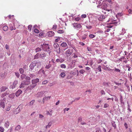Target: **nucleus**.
I'll return each instance as SVG.
<instances>
[{"label":"nucleus","mask_w":132,"mask_h":132,"mask_svg":"<svg viewBox=\"0 0 132 132\" xmlns=\"http://www.w3.org/2000/svg\"><path fill=\"white\" fill-rule=\"evenodd\" d=\"M39 64H38L37 61H35L32 62L30 66L29 70H30L33 72H35L36 71H38L39 69Z\"/></svg>","instance_id":"f257e3e1"},{"label":"nucleus","mask_w":132,"mask_h":132,"mask_svg":"<svg viewBox=\"0 0 132 132\" xmlns=\"http://www.w3.org/2000/svg\"><path fill=\"white\" fill-rule=\"evenodd\" d=\"M41 48L44 51L48 52L49 54L51 52V50L50 48V46L48 44H44L41 45Z\"/></svg>","instance_id":"f03ea898"},{"label":"nucleus","mask_w":132,"mask_h":132,"mask_svg":"<svg viewBox=\"0 0 132 132\" xmlns=\"http://www.w3.org/2000/svg\"><path fill=\"white\" fill-rule=\"evenodd\" d=\"M54 50L58 54H60L61 51L60 48L58 44L57 43H54L53 45Z\"/></svg>","instance_id":"7ed1b4c3"},{"label":"nucleus","mask_w":132,"mask_h":132,"mask_svg":"<svg viewBox=\"0 0 132 132\" xmlns=\"http://www.w3.org/2000/svg\"><path fill=\"white\" fill-rule=\"evenodd\" d=\"M72 25L75 29L77 30L82 29V26L80 23H74L72 24Z\"/></svg>","instance_id":"20e7f679"},{"label":"nucleus","mask_w":132,"mask_h":132,"mask_svg":"<svg viewBox=\"0 0 132 132\" xmlns=\"http://www.w3.org/2000/svg\"><path fill=\"white\" fill-rule=\"evenodd\" d=\"M73 50L72 49H68L66 50L65 53V55L67 57L70 56L73 52Z\"/></svg>","instance_id":"39448f33"},{"label":"nucleus","mask_w":132,"mask_h":132,"mask_svg":"<svg viewBox=\"0 0 132 132\" xmlns=\"http://www.w3.org/2000/svg\"><path fill=\"white\" fill-rule=\"evenodd\" d=\"M18 81L17 80H15L13 82V84L11 86H10L9 87L10 88L13 89L16 87L17 84H18Z\"/></svg>","instance_id":"423d86ee"},{"label":"nucleus","mask_w":132,"mask_h":132,"mask_svg":"<svg viewBox=\"0 0 132 132\" xmlns=\"http://www.w3.org/2000/svg\"><path fill=\"white\" fill-rule=\"evenodd\" d=\"M39 79L37 78L35 79L32 80V82L33 85V87H34L36 85L37 83L39 82Z\"/></svg>","instance_id":"0eeeda50"},{"label":"nucleus","mask_w":132,"mask_h":132,"mask_svg":"<svg viewBox=\"0 0 132 132\" xmlns=\"http://www.w3.org/2000/svg\"><path fill=\"white\" fill-rule=\"evenodd\" d=\"M60 46L63 47H66V48L64 50V51L68 48V45L65 42H62V43L60 45Z\"/></svg>","instance_id":"6e6552de"},{"label":"nucleus","mask_w":132,"mask_h":132,"mask_svg":"<svg viewBox=\"0 0 132 132\" xmlns=\"http://www.w3.org/2000/svg\"><path fill=\"white\" fill-rule=\"evenodd\" d=\"M54 34V32L52 31H49L47 33V35L49 37H51L53 36Z\"/></svg>","instance_id":"1a4fd4ad"},{"label":"nucleus","mask_w":132,"mask_h":132,"mask_svg":"<svg viewBox=\"0 0 132 132\" xmlns=\"http://www.w3.org/2000/svg\"><path fill=\"white\" fill-rule=\"evenodd\" d=\"M107 17V16L106 15H102L100 16L98 19L99 20L102 21V20L105 19Z\"/></svg>","instance_id":"9d476101"},{"label":"nucleus","mask_w":132,"mask_h":132,"mask_svg":"<svg viewBox=\"0 0 132 132\" xmlns=\"http://www.w3.org/2000/svg\"><path fill=\"white\" fill-rule=\"evenodd\" d=\"M107 3H104V1H103L102 4V5H103V8L104 10H106V7L108 6V5Z\"/></svg>","instance_id":"9b49d317"},{"label":"nucleus","mask_w":132,"mask_h":132,"mask_svg":"<svg viewBox=\"0 0 132 132\" xmlns=\"http://www.w3.org/2000/svg\"><path fill=\"white\" fill-rule=\"evenodd\" d=\"M0 105L1 107L4 108L5 107V104L4 101H3L2 100H0Z\"/></svg>","instance_id":"f8f14e48"},{"label":"nucleus","mask_w":132,"mask_h":132,"mask_svg":"<svg viewBox=\"0 0 132 132\" xmlns=\"http://www.w3.org/2000/svg\"><path fill=\"white\" fill-rule=\"evenodd\" d=\"M46 56V54L44 52L40 54V57L42 59H44Z\"/></svg>","instance_id":"ddd939ff"},{"label":"nucleus","mask_w":132,"mask_h":132,"mask_svg":"<svg viewBox=\"0 0 132 132\" xmlns=\"http://www.w3.org/2000/svg\"><path fill=\"white\" fill-rule=\"evenodd\" d=\"M22 91L20 89L18 90L16 93L15 95L16 97H18L21 94Z\"/></svg>","instance_id":"4468645a"},{"label":"nucleus","mask_w":132,"mask_h":132,"mask_svg":"<svg viewBox=\"0 0 132 132\" xmlns=\"http://www.w3.org/2000/svg\"><path fill=\"white\" fill-rule=\"evenodd\" d=\"M22 82L26 85H28L30 83V81L26 80H24L22 81Z\"/></svg>","instance_id":"2eb2a0df"},{"label":"nucleus","mask_w":132,"mask_h":132,"mask_svg":"<svg viewBox=\"0 0 132 132\" xmlns=\"http://www.w3.org/2000/svg\"><path fill=\"white\" fill-rule=\"evenodd\" d=\"M7 89L6 86H3L1 88V92H4Z\"/></svg>","instance_id":"dca6fc26"},{"label":"nucleus","mask_w":132,"mask_h":132,"mask_svg":"<svg viewBox=\"0 0 132 132\" xmlns=\"http://www.w3.org/2000/svg\"><path fill=\"white\" fill-rule=\"evenodd\" d=\"M9 124L10 123L9 121H7L5 123L4 126L6 128H8L9 126Z\"/></svg>","instance_id":"f3484780"},{"label":"nucleus","mask_w":132,"mask_h":132,"mask_svg":"<svg viewBox=\"0 0 132 132\" xmlns=\"http://www.w3.org/2000/svg\"><path fill=\"white\" fill-rule=\"evenodd\" d=\"M40 57V54L39 53H37L34 56V59H38Z\"/></svg>","instance_id":"a211bd4d"},{"label":"nucleus","mask_w":132,"mask_h":132,"mask_svg":"<svg viewBox=\"0 0 132 132\" xmlns=\"http://www.w3.org/2000/svg\"><path fill=\"white\" fill-rule=\"evenodd\" d=\"M120 101L121 104H124V102L123 101L122 97L121 95H120Z\"/></svg>","instance_id":"6ab92c4d"},{"label":"nucleus","mask_w":132,"mask_h":132,"mask_svg":"<svg viewBox=\"0 0 132 132\" xmlns=\"http://www.w3.org/2000/svg\"><path fill=\"white\" fill-rule=\"evenodd\" d=\"M19 71L20 74H23L24 72V69L22 68H20L19 69Z\"/></svg>","instance_id":"aec40b11"},{"label":"nucleus","mask_w":132,"mask_h":132,"mask_svg":"<svg viewBox=\"0 0 132 132\" xmlns=\"http://www.w3.org/2000/svg\"><path fill=\"white\" fill-rule=\"evenodd\" d=\"M42 49V48L41 49V47H37L35 49L36 52H40L41 51Z\"/></svg>","instance_id":"412c9836"},{"label":"nucleus","mask_w":132,"mask_h":132,"mask_svg":"<svg viewBox=\"0 0 132 132\" xmlns=\"http://www.w3.org/2000/svg\"><path fill=\"white\" fill-rule=\"evenodd\" d=\"M15 96L14 94H11L9 95V97L10 98H13Z\"/></svg>","instance_id":"4be33fe9"},{"label":"nucleus","mask_w":132,"mask_h":132,"mask_svg":"<svg viewBox=\"0 0 132 132\" xmlns=\"http://www.w3.org/2000/svg\"><path fill=\"white\" fill-rule=\"evenodd\" d=\"M50 96H48L44 98L43 99V102H44L45 101L47 100L48 99H50Z\"/></svg>","instance_id":"5701e85b"},{"label":"nucleus","mask_w":132,"mask_h":132,"mask_svg":"<svg viewBox=\"0 0 132 132\" xmlns=\"http://www.w3.org/2000/svg\"><path fill=\"white\" fill-rule=\"evenodd\" d=\"M8 27L7 26H4L3 27V29L4 31H7L8 29Z\"/></svg>","instance_id":"b1692460"},{"label":"nucleus","mask_w":132,"mask_h":132,"mask_svg":"<svg viewBox=\"0 0 132 132\" xmlns=\"http://www.w3.org/2000/svg\"><path fill=\"white\" fill-rule=\"evenodd\" d=\"M27 66L25 64V63H23V69L27 70Z\"/></svg>","instance_id":"393cba45"},{"label":"nucleus","mask_w":132,"mask_h":132,"mask_svg":"<svg viewBox=\"0 0 132 132\" xmlns=\"http://www.w3.org/2000/svg\"><path fill=\"white\" fill-rule=\"evenodd\" d=\"M25 85H25V84H24L22 82H21V84L20 86V88H21L22 87H24L25 86Z\"/></svg>","instance_id":"a878e982"},{"label":"nucleus","mask_w":132,"mask_h":132,"mask_svg":"<svg viewBox=\"0 0 132 132\" xmlns=\"http://www.w3.org/2000/svg\"><path fill=\"white\" fill-rule=\"evenodd\" d=\"M44 91L41 92H39L37 94L38 95H39L40 96H42L43 94L44 93Z\"/></svg>","instance_id":"bb28decb"},{"label":"nucleus","mask_w":132,"mask_h":132,"mask_svg":"<svg viewBox=\"0 0 132 132\" xmlns=\"http://www.w3.org/2000/svg\"><path fill=\"white\" fill-rule=\"evenodd\" d=\"M20 128H21V127H20V125H18L16 126V127L15 128V130L16 131V130H17V131L19 130L20 129Z\"/></svg>","instance_id":"cd10ccee"},{"label":"nucleus","mask_w":132,"mask_h":132,"mask_svg":"<svg viewBox=\"0 0 132 132\" xmlns=\"http://www.w3.org/2000/svg\"><path fill=\"white\" fill-rule=\"evenodd\" d=\"M26 75L24 74H22L21 76V78L22 79H23L24 78H25Z\"/></svg>","instance_id":"c85d7f7f"},{"label":"nucleus","mask_w":132,"mask_h":132,"mask_svg":"<svg viewBox=\"0 0 132 132\" xmlns=\"http://www.w3.org/2000/svg\"><path fill=\"white\" fill-rule=\"evenodd\" d=\"M95 36L96 35L93 34H90L89 35V37L91 38H93L95 37Z\"/></svg>","instance_id":"c756f323"},{"label":"nucleus","mask_w":132,"mask_h":132,"mask_svg":"<svg viewBox=\"0 0 132 132\" xmlns=\"http://www.w3.org/2000/svg\"><path fill=\"white\" fill-rule=\"evenodd\" d=\"M10 29L11 30H15V28H13L12 24H10Z\"/></svg>","instance_id":"7c9ffc66"},{"label":"nucleus","mask_w":132,"mask_h":132,"mask_svg":"<svg viewBox=\"0 0 132 132\" xmlns=\"http://www.w3.org/2000/svg\"><path fill=\"white\" fill-rule=\"evenodd\" d=\"M4 53H0V59L3 58L4 56Z\"/></svg>","instance_id":"2f4dec72"},{"label":"nucleus","mask_w":132,"mask_h":132,"mask_svg":"<svg viewBox=\"0 0 132 132\" xmlns=\"http://www.w3.org/2000/svg\"><path fill=\"white\" fill-rule=\"evenodd\" d=\"M111 123L112 126L114 127L115 129L116 127V124L115 123V122L113 121Z\"/></svg>","instance_id":"473e14b6"},{"label":"nucleus","mask_w":132,"mask_h":132,"mask_svg":"<svg viewBox=\"0 0 132 132\" xmlns=\"http://www.w3.org/2000/svg\"><path fill=\"white\" fill-rule=\"evenodd\" d=\"M51 125V122H50L48 124V125L46 126V128H49Z\"/></svg>","instance_id":"72a5a7b5"},{"label":"nucleus","mask_w":132,"mask_h":132,"mask_svg":"<svg viewBox=\"0 0 132 132\" xmlns=\"http://www.w3.org/2000/svg\"><path fill=\"white\" fill-rule=\"evenodd\" d=\"M15 75L18 78H19L20 77V75L19 73L18 72H15Z\"/></svg>","instance_id":"f704fd0d"},{"label":"nucleus","mask_w":132,"mask_h":132,"mask_svg":"<svg viewBox=\"0 0 132 132\" xmlns=\"http://www.w3.org/2000/svg\"><path fill=\"white\" fill-rule=\"evenodd\" d=\"M51 66V65L50 64H49L47 65L45 67V68L47 69H49Z\"/></svg>","instance_id":"c9c22d12"},{"label":"nucleus","mask_w":132,"mask_h":132,"mask_svg":"<svg viewBox=\"0 0 132 132\" xmlns=\"http://www.w3.org/2000/svg\"><path fill=\"white\" fill-rule=\"evenodd\" d=\"M57 27V26L56 24H54L53 26L52 29H56Z\"/></svg>","instance_id":"e433bc0d"},{"label":"nucleus","mask_w":132,"mask_h":132,"mask_svg":"<svg viewBox=\"0 0 132 132\" xmlns=\"http://www.w3.org/2000/svg\"><path fill=\"white\" fill-rule=\"evenodd\" d=\"M70 46L73 48V49L76 51L77 52V50H76V48L72 45H71Z\"/></svg>","instance_id":"4c0bfd02"},{"label":"nucleus","mask_w":132,"mask_h":132,"mask_svg":"<svg viewBox=\"0 0 132 132\" xmlns=\"http://www.w3.org/2000/svg\"><path fill=\"white\" fill-rule=\"evenodd\" d=\"M61 76L62 77H64L65 76V73L64 72H62L61 74Z\"/></svg>","instance_id":"58836bf2"},{"label":"nucleus","mask_w":132,"mask_h":132,"mask_svg":"<svg viewBox=\"0 0 132 132\" xmlns=\"http://www.w3.org/2000/svg\"><path fill=\"white\" fill-rule=\"evenodd\" d=\"M63 30H59L57 31V32L58 33L62 34L63 33Z\"/></svg>","instance_id":"ea45409f"},{"label":"nucleus","mask_w":132,"mask_h":132,"mask_svg":"<svg viewBox=\"0 0 132 132\" xmlns=\"http://www.w3.org/2000/svg\"><path fill=\"white\" fill-rule=\"evenodd\" d=\"M103 85L104 86H108L109 85L108 83L107 82H103Z\"/></svg>","instance_id":"a19ab883"},{"label":"nucleus","mask_w":132,"mask_h":132,"mask_svg":"<svg viewBox=\"0 0 132 132\" xmlns=\"http://www.w3.org/2000/svg\"><path fill=\"white\" fill-rule=\"evenodd\" d=\"M60 67L61 68H65L66 67L65 65L63 64H61L60 65Z\"/></svg>","instance_id":"79ce46f5"},{"label":"nucleus","mask_w":132,"mask_h":132,"mask_svg":"<svg viewBox=\"0 0 132 132\" xmlns=\"http://www.w3.org/2000/svg\"><path fill=\"white\" fill-rule=\"evenodd\" d=\"M101 94L102 95H105V92L103 90H101Z\"/></svg>","instance_id":"37998d69"},{"label":"nucleus","mask_w":132,"mask_h":132,"mask_svg":"<svg viewBox=\"0 0 132 132\" xmlns=\"http://www.w3.org/2000/svg\"><path fill=\"white\" fill-rule=\"evenodd\" d=\"M79 72L80 73L82 74L85 72V71L84 70L82 69L80 70Z\"/></svg>","instance_id":"c03bdc74"},{"label":"nucleus","mask_w":132,"mask_h":132,"mask_svg":"<svg viewBox=\"0 0 132 132\" xmlns=\"http://www.w3.org/2000/svg\"><path fill=\"white\" fill-rule=\"evenodd\" d=\"M0 131L1 132H3L4 131V128L2 127H0Z\"/></svg>","instance_id":"a18cd8bd"},{"label":"nucleus","mask_w":132,"mask_h":132,"mask_svg":"<svg viewBox=\"0 0 132 132\" xmlns=\"http://www.w3.org/2000/svg\"><path fill=\"white\" fill-rule=\"evenodd\" d=\"M34 32L36 33H38L39 32V31L37 29H35L34 30Z\"/></svg>","instance_id":"49530a36"},{"label":"nucleus","mask_w":132,"mask_h":132,"mask_svg":"<svg viewBox=\"0 0 132 132\" xmlns=\"http://www.w3.org/2000/svg\"><path fill=\"white\" fill-rule=\"evenodd\" d=\"M32 27L31 25H29L28 27V29L30 31L31 30V28Z\"/></svg>","instance_id":"de8ad7c7"},{"label":"nucleus","mask_w":132,"mask_h":132,"mask_svg":"<svg viewBox=\"0 0 132 132\" xmlns=\"http://www.w3.org/2000/svg\"><path fill=\"white\" fill-rule=\"evenodd\" d=\"M25 79L27 80H30V78L29 77H25Z\"/></svg>","instance_id":"09e8293b"},{"label":"nucleus","mask_w":132,"mask_h":132,"mask_svg":"<svg viewBox=\"0 0 132 132\" xmlns=\"http://www.w3.org/2000/svg\"><path fill=\"white\" fill-rule=\"evenodd\" d=\"M35 100H32V101H31L30 102V105H32L35 102Z\"/></svg>","instance_id":"8fccbe9b"},{"label":"nucleus","mask_w":132,"mask_h":132,"mask_svg":"<svg viewBox=\"0 0 132 132\" xmlns=\"http://www.w3.org/2000/svg\"><path fill=\"white\" fill-rule=\"evenodd\" d=\"M86 27L88 29H90L92 28V26H86Z\"/></svg>","instance_id":"3c124183"},{"label":"nucleus","mask_w":132,"mask_h":132,"mask_svg":"<svg viewBox=\"0 0 132 132\" xmlns=\"http://www.w3.org/2000/svg\"><path fill=\"white\" fill-rule=\"evenodd\" d=\"M109 105L108 104H107V103H105L104 104V108H107L109 106Z\"/></svg>","instance_id":"603ef678"},{"label":"nucleus","mask_w":132,"mask_h":132,"mask_svg":"<svg viewBox=\"0 0 132 132\" xmlns=\"http://www.w3.org/2000/svg\"><path fill=\"white\" fill-rule=\"evenodd\" d=\"M60 37H58L57 38L55 39V41L56 42H57L60 40Z\"/></svg>","instance_id":"864d4df0"},{"label":"nucleus","mask_w":132,"mask_h":132,"mask_svg":"<svg viewBox=\"0 0 132 132\" xmlns=\"http://www.w3.org/2000/svg\"><path fill=\"white\" fill-rule=\"evenodd\" d=\"M96 131L95 132H99L100 130V129L99 128H97L96 129Z\"/></svg>","instance_id":"5fc2aeb1"},{"label":"nucleus","mask_w":132,"mask_h":132,"mask_svg":"<svg viewBox=\"0 0 132 132\" xmlns=\"http://www.w3.org/2000/svg\"><path fill=\"white\" fill-rule=\"evenodd\" d=\"M97 69L100 71H101V67L99 65L98 66Z\"/></svg>","instance_id":"6e6d98bb"},{"label":"nucleus","mask_w":132,"mask_h":132,"mask_svg":"<svg viewBox=\"0 0 132 132\" xmlns=\"http://www.w3.org/2000/svg\"><path fill=\"white\" fill-rule=\"evenodd\" d=\"M86 36L85 35H84V36H83L82 37V39L83 40H85V39L86 38Z\"/></svg>","instance_id":"4d7b16f0"},{"label":"nucleus","mask_w":132,"mask_h":132,"mask_svg":"<svg viewBox=\"0 0 132 132\" xmlns=\"http://www.w3.org/2000/svg\"><path fill=\"white\" fill-rule=\"evenodd\" d=\"M81 17L82 18H85L86 17V15L85 14H84L81 15Z\"/></svg>","instance_id":"13d9d810"},{"label":"nucleus","mask_w":132,"mask_h":132,"mask_svg":"<svg viewBox=\"0 0 132 132\" xmlns=\"http://www.w3.org/2000/svg\"><path fill=\"white\" fill-rule=\"evenodd\" d=\"M87 49L88 51H92L91 48L90 47H87Z\"/></svg>","instance_id":"bf43d9fd"},{"label":"nucleus","mask_w":132,"mask_h":132,"mask_svg":"<svg viewBox=\"0 0 132 132\" xmlns=\"http://www.w3.org/2000/svg\"><path fill=\"white\" fill-rule=\"evenodd\" d=\"M114 83L116 85L118 86H119V85H121V83H118L117 82L115 81L114 82Z\"/></svg>","instance_id":"052dcab7"},{"label":"nucleus","mask_w":132,"mask_h":132,"mask_svg":"<svg viewBox=\"0 0 132 132\" xmlns=\"http://www.w3.org/2000/svg\"><path fill=\"white\" fill-rule=\"evenodd\" d=\"M75 20L77 21H78L79 20L80 18L79 17L76 18L75 19Z\"/></svg>","instance_id":"680f3d73"},{"label":"nucleus","mask_w":132,"mask_h":132,"mask_svg":"<svg viewBox=\"0 0 132 132\" xmlns=\"http://www.w3.org/2000/svg\"><path fill=\"white\" fill-rule=\"evenodd\" d=\"M5 48L6 49L8 50L9 48V46L8 45L6 44L5 45Z\"/></svg>","instance_id":"e2e57ef3"},{"label":"nucleus","mask_w":132,"mask_h":132,"mask_svg":"<svg viewBox=\"0 0 132 132\" xmlns=\"http://www.w3.org/2000/svg\"><path fill=\"white\" fill-rule=\"evenodd\" d=\"M47 82H48L47 81H44L43 82L42 84H46L47 83Z\"/></svg>","instance_id":"0e129e2a"},{"label":"nucleus","mask_w":132,"mask_h":132,"mask_svg":"<svg viewBox=\"0 0 132 132\" xmlns=\"http://www.w3.org/2000/svg\"><path fill=\"white\" fill-rule=\"evenodd\" d=\"M124 126L126 128V129L128 128V125L126 123H125L124 124Z\"/></svg>","instance_id":"69168bd1"},{"label":"nucleus","mask_w":132,"mask_h":132,"mask_svg":"<svg viewBox=\"0 0 132 132\" xmlns=\"http://www.w3.org/2000/svg\"><path fill=\"white\" fill-rule=\"evenodd\" d=\"M115 71H116L117 72H120V70L119 69H117L116 68H115V69L114 70Z\"/></svg>","instance_id":"338daca9"},{"label":"nucleus","mask_w":132,"mask_h":132,"mask_svg":"<svg viewBox=\"0 0 132 132\" xmlns=\"http://www.w3.org/2000/svg\"><path fill=\"white\" fill-rule=\"evenodd\" d=\"M82 120V118L81 117H79L78 119V122L81 121Z\"/></svg>","instance_id":"774afa93"}]
</instances>
